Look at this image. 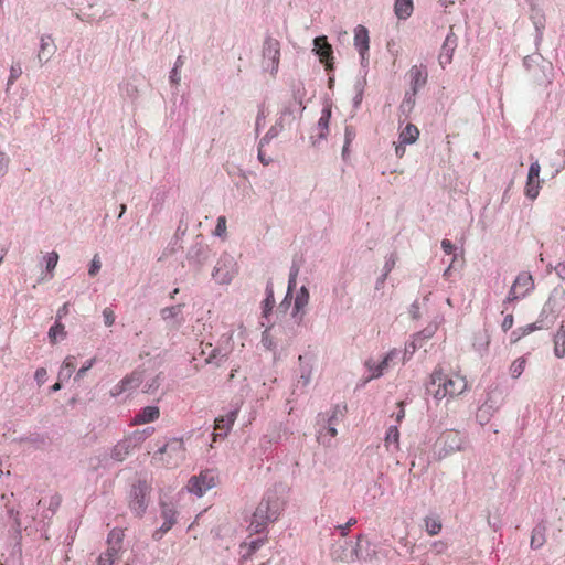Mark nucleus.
<instances>
[{
	"instance_id": "1",
	"label": "nucleus",
	"mask_w": 565,
	"mask_h": 565,
	"mask_svg": "<svg viewBox=\"0 0 565 565\" xmlns=\"http://www.w3.org/2000/svg\"><path fill=\"white\" fill-rule=\"evenodd\" d=\"M281 511V502L275 495L265 497L256 507L248 526L250 534L262 533L268 523L278 519Z\"/></svg>"
},
{
	"instance_id": "2",
	"label": "nucleus",
	"mask_w": 565,
	"mask_h": 565,
	"mask_svg": "<svg viewBox=\"0 0 565 565\" xmlns=\"http://www.w3.org/2000/svg\"><path fill=\"white\" fill-rule=\"evenodd\" d=\"M433 383H438L434 396L436 399H443L447 396L456 397L461 395L468 387V382L463 375L452 373L445 375L441 371H435L431 375Z\"/></svg>"
},
{
	"instance_id": "3",
	"label": "nucleus",
	"mask_w": 565,
	"mask_h": 565,
	"mask_svg": "<svg viewBox=\"0 0 565 565\" xmlns=\"http://www.w3.org/2000/svg\"><path fill=\"white\" fill-rule=\"evenodd\" d=\"M153 431V428L136 430L130 436L119 441L113 449L111 457L117 461H122L126 456L136 447L141 445Z\"/></svg>"
},
{
	"instance_id": "4",
	"label": "nucleus",
	"mask_w": 565,
	"mask_h": 565,
	"mask_svg": "<svg viewBox=\"0 0 565 565\" xmlns=\"http://www.w3.org/2000/svg\"><path fill=\"white\" fill-rule=\"evenodd\" d=\"M125 533L122 529H113L107 537V550L97 558V565H114L122 548Z\"/></svg>"
},
{
	"instance_id": "5",
	"label": "nucleus",
	"mask_w": 565,
	"mask_h": 565,
	"mask_svg": "<svg viewBox=\"0 0 565 565\" xmlns=\"http://www.w3.org/2000/svg\"><path fill=\"white\" fill-rule=\"evenodd\" d=\"M217 475L213 470H204L199 476L190 478L186 484L189 492L202 497L206 491L217 484Z\"/></svg>"
},
{
	"instance_id": "6",
	"label": "nucleus",
	"mask_w": 565,
	"mask_h": 565,
	"mask_svg": "<svg viewBox=\"0 0 565 565\" xmlns=\"http://www.w3.org/2000/svg\"><path fill=\"white\" fill-rule=\"evenodd\" d=\"M149 487L146 482L139 481L134 484L130 491L129 508L137 515L141 516L148 505Z\"/></svg>"
},
{
	"instance_id": "7",
	"label": "nucleus",
	"mask_w": 565,
	"mask_h": 565,
	"mask_svg": "<svg viewBox=\"0 0 565 565\" xmlns=\"http://www.w3.org/2000/svg\"><path fill=\"white\" fill-rule=\"evenodd\" d=\"M358 541H360V536L358 537ZM331 557L333 561L341 563L356 562L360 559V543L356 542L351 547H349V543L333 545L331 550Z\"/></svg>"
},
{
	"instance_id": "8",
	"label": "nucleus",
	"mask_w": 565,
	"mask_h": 565,
	"mask_svg": "<svg viewBox=\"0 0 565 565\" xmlns=\"http://www.w3.org/2000/svg\"><path fill=\"white\" fill-rule=\"evenodd\" d=\"M534 288V281L532 276L529 273H521L515 278L509 296L508 300L513 301L520 298L525 297L532 289Z\"/></svg>"
},
{
	"instance_id": "9",
	"label": "nucleus",
	"mask_w": 565,
	"mask_h": 565,
	"mask_svg": "<svg viewBox=\"0 0 565 565\" xmlns=\"http://www.w3.org/2000/svg\"><path fill=\"white\" fill-rule=\"evenodd\" d=\"M438 444L441 446L444 455H449L455 451H460L463 447V439L458 430H446L438 438Z\"/></svg>"
},
{
	"instance_id": "10",
	"label": "nucleus",
	"mask_w": 565,
	"mask_h": 565,
	"mask_svg": "<svg viewBox=\"0 0 565 565\" xmlns=\"http://www.w3.org/2000/svg\"><path fill=\"white\" fill-rule=\"evenodd\" d=\"M236 274L235 264L232 259L221 258L213 271L214 279L222 285L230 284Z\"/></svg>"
},
{
	"instance_id": "11",
	"label": "nucleus",
	"mask_w": 565,
	"mask_h": 565,
	"mask_svg": "<svg viewBox=\"0 0 565 565\" xmlns=\"http://www.w3.org/2000/svg\"><path fill=\"white\" fill-rule=\"evenodd\" d=\"M142 374L143 373L141 371H135L131 374L125 376L118 384H116L111 388L110 395L116 397L127 391L139 387V385L142 382Z\"/></svg>"
},
{
	"instance_id": "12",
	"label": "nucleus",
	"mask_w": 565,
	"mask_h": 565,
	"mask_svg": "<svg viewBox=\"0 0 565 565\" xmlns=\"http://www.w3.org/2000/svg\"><path fill=\"white\" fill-rule=\"evenodd\" d=\"M160 454H172L174 458H170L166 460L168 466H178L180 461L184 459L185 448L184 444L180 439H172L167 443L162 448H160Z\"/></svg>"
},
{
	"instance_id": "13",
	"label": "nucleus",
	"mask_w": 565,
	"mask_h": 565,
	"mask_svg": "<svg viewBox=\"0 0 565 565\" xmlns=\"http://www.w3.org/2000/svg\"><path fill=\"white\" fill-rule=\"evenodd\" d=\"M409 85L413 94H417V92L423 88L428 78V72L425 65H414L408 71Z\"/></svg>"
},
{
	"instance_id": "14",
	"label": "nucleus",
	"mask_w": 565,
	"mask_h": 565,
	"mask_svg": "<svg viewBox=\"0 0 565 565\" xmlns=\"http://www.w3.org/2000/svg\"><path fill=\"white\" fill-rule=\"evenodd\" d=\"M354 46L358 50L361 60H366L370 49V36L369 30L364 25H358L354 29Z\"/></svg>"
},
{
	"instance_id": "15",
	"label": "nucleus",
	"mask_w": 565,
	"mask_h": 565,
	"mask_svg": "<svg viewBox=\"0 0 565 565\" xmlns=\"http://www.w3.org/2000/svg\"><path fill=\"white\" fill-rule=\"evenodd\" d=\"M264 57L271 62L274 68L278 67L280 58V44L276 39H266L264 43Z\"/></svg>"
},
{
	"instance_id": "16",
	"label": "nucleus",
	"mask_w": 565,
	"mask_h": 565,
	"mask_svg": "<svg viewBox=\"0 0 565 565\" xmlns=\"http://www.w3.org/2000/svg\"><path fill=\"white\" fill-rule=\"evenodd\" d=\"M396 356L395 351H390L380 363L367 361L366 366L371 372V379H377L388 369L390 362Z\"/></svg>"
},
{
	"instance_id": "17",
	"label": "nucleus",
	"mask_w": 565,
	"mask_h": 565,
	"mask_svg": "<svg viewBox=\"0 0 565 565\" xmlns=\"http://www.w3.org/2000/svg\"><path fill=\"white\" fill-rule=\"evenodd\" d=\"M160 416V409L157 406L143 407L131 420V425H143L157 420Z\"/></svg>"
},
{
	"instance_id": "18",
	"label": "nucleus",
	"mask_w": 565,
	"mask_h": 565,
	"mask_svg": "<svg viewBox=\"0 0 565 565\" xmlns=\"http://www.w3.org/2000/svg\"><path fill=\"white\" fill-rule=\"evenodd\" d=\"M544 324L542 320H537L533 323H529L523 327H519L515 330H513L510 334V342L512 344L518 343L522 338L531 334L534 331H539L544 329Z\"/></svg>"
},
{
	"instance_id": "19",
	"label": "nucleus",
	"mask_w": 565,
	"mask_h": 565,
	"mask_svg": "<svg viewBox=\"0 0 565 565\" xmlns=\"http://www.w3.org/2000/svg\"><path fill=\"white\" fill-rule=\"evenodd\" d=\"M56 47L53 39L49 35H43L41 38L40 50L38 53L39 62L41 64L46 63L53 56Z\"/></svg>"
},
{
	"instance_id": "20",
	"label": "nucleus",
	"mask_w": 565,
	"mask_h": 565,
	"mask_svg": "<svg viewBox=\"0 0 565 565\" xmlns=\"http://www.w3.org/2000/svg\"><path fill=\"white\" fill-rule=\"evenodd\" d=\"M315 51L322 63H328L332 58V47L328 43L327 36H318L313 41Z\"/></svg>"
},
{
	"instance_id": "21",
	"label": "nucleus",
	"mask_w": 565,
	"mask_h": 565,
	"mask_svg": "<svg viewBox=\"0 0 565 565\" xmlns=\"http://www.w3.org/2000/svg\"><path fill=\"white\" fill-rule=\"evenodd\" d=\"M553 351L557 359L565 356V322L563 321L553 335Z\"/></svg>"
},
{
	"instance_id": "22",
	"label": "nucleus",
	"mask_w": 565,
	"mask_h": 565,
	"mask_svg": "<svg viewBox=\"0 0 565 565\" xmlns=\"http://www.w3.org/2000/svg\"><path fill=\"white\" fill-rule=\"evenodd\" d=\"M266 539L265 537H259V539H255V540H252L250 542H244L241 544V561L242 562H245L247 559H249L254 553L259 550L265 543H266Z\"/></svg>"
},
{
	"instance_id": "23",
	"label": "nucleus",
	"mask_w": 565,
	"mask_h": 565,
	"mask_svg": "<svg viewBox=\"0 0 565 565\" xmlns=\"http://www.w3.org/2000/svg\"><path fill=\"white\" fill-rule=\"evenodd\" d=\"M419 137L418 128L413 124H407L399 132V142L402 145H412Z\"/></svg>"
},
{
	"instance_id": "24",
	"label": "nucleus",
	"mask_w": 565,
	"mask_h": 565,
	"mask_svg": "<svg viewBox=\"0 0 565 565\" xmlns=\"http://www.w3.org/2000/svg\"><path fill=\"white\" fill-rule=\"evenodd\" d=\"M309 302V291L308 289L302 286L300 290L298 291L296 299H295V306H294V316H297L300 313L303 315V309Z\"/></svg>"
},
{
	"instance_id": "25",
	"label": "nucleus",
	"mask_w": 565,
	"mask_h": 565,
	"mask_svg": "<svg viewBox=\"0 0 565 565\" xmlns=\"http://www.w3.org/2000/svg\"><path fill=\"white\" fill-rule=\"evenodd\" d=\"M345 409H347L345 406H340V405L334 406V408L332 411V415L330 416V418L328 420L329 426L327 428V434L330 436V438H334L337 436L338 431H337V428L334 427V424L339 417L344 416Z\"/></svg>"
},
{
	"instance_id": "26",
	"label": "nucleus",
	"mask_w": 565,
	"mask_h": 565,
	"mask_svg": "<svg viewBox=\"0 0 565 565\" xmlns=\"http://www.w3.org/2000/svg\"><path fill=\"white\" fill-rule=\"evenodd\" d=\"M236 419V412H230L225 416H221L215 419L214 429L224 431V435L231 429Z\"/></svg>"
},
{
	"instance_id": "27",
	"label": "nucleus",
	"mask_w": 565,
	"mask_h": 565,
	"mask_svg": "<svg viewBox=\"0 0 565 565\" xmlns=\"http://www.w3.org/2000/svg\"><path fill=\"white\" fill-rule=\"evenodd\" d=\"M75 367H76L75 358L71 356V355L66 356L63 361L61 369H60L58 380L67 381L72 376Z\"/></svg>"
},
{
	"instance_id": "28",
	"label": "nucleus",
	"mask_w": 565,
	"mask_h": 565,
	"mask_svg": "<svg viewBox=\"0 0 565 565\" xmlns=\"http://www.w3.org/2000/svg\"><path fill=\"white\" fill-rule=\"evenodd\" d=\"M394 9H395L396 15L399 19H406L413 12V1L412 0H396Z\"/></svg>"
},
{
	"instance_id": "29",
	"label": "nucleus",
	"mask_w": 565,
	"mask_h": 565,
	"mask_svg": "<svg viewBox=\"0 0 565 565\" xmlns=\"http://www.w3.org/2000/svg\"><path fill=\"white\" fill-rule=\"evenodd\" d=\"M331 118V109L330 108H323L321 116L318 120V135L321 138H324L329 131V122Z\"/></svg>"
},
{
	"instance_id": "30",
	"label": "nucleus",
	"mask_w": 565,
	"mask_h": 565,
	"mask_svg": "<svg viewBox=\"0 0 565 565\" xmlns=\"http://www.w3.org/2000/svg\"><path fill=\"white\" fill-rule=\"evenodd\" d=\"M162 516H163L164 521H163L162 525L160 526L159 531L162 534H164L175 523V511H174V509L163 507Z\"/></svg>"
},
{
	"instance_id": "31",
	"label": "nucleus",
	"mask_w": 565,
	"mask_h": 565,
	"mask_svg": "<svg viewBox=\"0 0 565 565\" xmlns=\"http://www.w3.org/2000/svg\"><path fill=\"white\" fill-rule=\"evenodd\" d=\"M424 522L426 532L431 536L437 535L443 529L441 521L438 516H426Z\"/></svg>"
},
{
	"instance_id": "32",
	"label": "nucleus",
	"mask_w": 565,
	"mask_h": 565,
	"mask_svg": "<svg viewBox=\"0 0 565 565\" xmlns=\"http://www.w3.org/2000/svg\"><path fill=\"white\" fill-rule=\"evenodd\" d=\"M66 337L64 324L56 320L55 324L49 330V338L52 343H56L57 339H64Z\"/></svg>"
},
{
	"instance_id": "33",
	"label": "nucleus",
	"mask_w": 565,
	"mask_h": 565,
	"mask_svg": "<svg viewBox=\"0 0 565 565\" xmlns=\"http://www.w3.org/2000/svg\"><path fill=\"white\" fill-rule=\"evenodd\" d=\"M526 366V359L524 356H520L515 359L510 365V374L513 379H518L524 372Z\"/></svg>"
},
{
	"instance_id": "34",
	"label": "nucleus",
	"mask_w": 565,
	"mask_h": 565,
	"mask_svg": "<svg viewBox=\"0 0 565 565\" xmlns=\"http://www.w3.org/2000/svg\"><path fill=\"white\" fill-rule=\"evenodd\" d=\"M398 440H399L398 428L396 426H391L386 431L385 447L390 448L391 445H394V447L397 449Z\"/></svg>"
},
{
	"instance_id": "35",
	"label": "nucleus",
	"mask_w": 565,
	"mask_h": 565,
	"mask_svg": "<svg viewBox=\"0 0 565 565\" xmlns=\"http://www.w3.org/2000/svg\"><path fill=\"white\" fill-rule=\"evenodd\" d=\"M540 180H530L527 178L526 185H525V195L531 199L535 200L540 193Z\"/></svg>"
},
{
	"instance_id": "36",
	"label": "nucleus",
	"mask_w": 565,
	"mask_h": 565,
	"mask_svg": "<svg viewBox=\"0 0 565 565\" xmlns=\"http://www.w3.org/2000/svg\"><path fill=\"white\" fill-rule=\"evenodd\" d=\"M180 312H181L180 306L167 307L161 310V317H162V319L168 320V319L177 317Z\"/></svg>"
},
{
	"instance_id": "37",
	"label": "nucleus",
	"mask_w": 565,
	"mask_h": 565,
	"mask_svg": "<svg viewBox=\"0 0 565 565\" xmlns=\"http://www.w3.org/2000/svg\"><path fill=\"white\" fill-rule=\"evenodd\" d=\"M274 306H275L274 292L271 289L267 288V297L264 300V315L267 316V313L269 311H271Z\"/></svg>"
},
{
	"instance_id": "38",
	"label": "nucleus",
	"mask_w": 565,
	"mask_h": 565,
	"mask_svg": "<svg viewBox=\"0 0 565 565\" xmlns=\"http://www.w3.org/2000/svg\"><path fill=\"white\" fill-rule=\"evenodd\" d=\"M58 262V254L56 252H51L46 256V269L52 273L56 267Z\"/></svg>"
},
{
	"instance_id": "39",
	"label": "nucleus",
	"mask_w": 565,
	"mask_h": 565,
	"mask_svg": "<svg viewBox=\"0 0 565 565\" xmlns=\"http://www.w3.org/2000/svg\"><path fill=\"white\" fill-rule=\"evenodd\" d=\"M214 234L217 236H224L226 234V217L218 216Z\"/></svg>"
},
{
	"instance_id": "40",
	"label": "nucleus",
	"mask_w": 565,
	"mask_h": 565,
	"mask_svg": "<svg viewBox=\"0 0 565 565\" xmlns=\"http://www.w3.org/2000/svg\"><path fill=\"white\" fill-rule=\"evenodd\" d=\"M100 267H102V262H100L99 255L96 254L92 259V263H90V266L88 269V274L90 276H96L97 273L100 270Z\"/></svg>"
},
{
	"instance_id": "41",
	"label": "nucleus",
	"mask_w": 565,
	"mask_h": 565,
	"mask_svg": "<svg viewBox=\"0 0 565 565\" xmlns=\"http://www.w3.org/2000/svg\"><path fill=\"white\" fill-rule=\"evenodd\" d=\"M540 172H541V167H540L539 162L535 161V162L531 163V166H530L527 178L530 180H539Z\"/></svg>"
},
{
	"instance_id": "42",
	"label": "nucleus",
	"mask_w": 565,
	"mask_h": 565,
	"mask_svg": "<svg viewBox=\"0 0 565 565\" xmlns=\"http://www.w3.org/2000/svg\"><path fill=\"white\" fill-rule=\"evenodd\" d=\"M103 317H104V322L107 327H110L114 324L115 322V313L114 311L110 309V308H105L103 310Z\"/></svg>"
},
{
	"instance_id": "43",
	"label": "nucleus",
	"mask_w": 565,
	"mask_h": 565,
	"mask_svg": "<svg viewBox=\"0 0 565 565\" xmlns=\"http://www.w3.org/2000/svg\"><path fill=\"white\" fill-rule=\"evenodd\" d=\"M264 143L260 141L259 148H258V159L264 166H268L273 159L271 157L267 156L263 149Z\"/></svg>"
},
{
	"instance_id": "44",
	"label": "nucleus",
	"mask_w": 565,
	"mask_h": 565,
	"mask_svg": "<svg viewBox=\"0 0 565 565\" xmlns=\"http://www.w3.org/2000/svg\"><path fill=\"white\" fill-rule=\"evenodd\" d=\"M513 323H514L513 315L509 313L504 317V319L501 323V328L503 331H508L513 327Z\"/></svg>"
},
{
	"instance_id": "45",
	"label": "nucleus",
	"mask_w": 565,
	"mask_h": 565,
	"mask_svg": "<svg viewBox=\"0 0 565 565\" xmlns=\"http://www.w3.org/2000/svg\"><path fill=\"white\" fill-rule=\"evenodd\" d=\"M21 75V68L19 65L17 66H11V70H10V76H9V84H13L18 77Z\"/></svg>"
},
{
	"instance_id": "46",
	"label": "nucleus",
	"mask_w": 565,
	"mask_h": 565,
	"mask_svg": "<svg viewBox=\"0 0 565 565\" xmlns=\"http://www.w3.org/2000/svg\"><path fill=\"white\" fill-rule=\"evenodd\" d=\"M356 523V519L351 518L344 525H339L338 529L342 536H345L348 534V530Z\"/></svg>"
},
{
	"instance_id": "47",
	"label": "nucleus",
	"mask_w": 565,
	"mask_h": 565,
	"mask_svg": "<svg viewBox=\"0 0 565 565\" xmlns=\"http://www.w3.org/2000/svg\"><path fill=\"white\" fill-rule=\"evenodd\" d=\"M94 363H95V359L89 360L84 366H82L78 370L75 379L78 380V379L83 377L85 375V373L94 365Z\"/></svg>"
},
{
	"instance_id": "48",
	"label": "nucleus",
	"mask_w": 565,
	"mask_h": 565,
	"mask_svg": "<svg viewBox=\"0 0 565 565\" xmlns=\"http://www.w3.org/2000/svg\"><path fill=\"white\" fill-rule=\"evenodd\" d=\"M46 375H47L46 370L44 367H39L35 371L34 377L39 384H43L45 382Z\"/></svg>"
},
{
	"instance_id": "49",
	"label": "nucleus",
	"mask_w": 565,
	"mask_h": 565,
	"mask_svg": "<svg viewBox=\"0 0 565 565\" xmlns=\"http://www.w3.org/2000/svg\"><path fill=\"white\" fill-rule=\"evenodd\" d=\"M298 275V268H294L289 275L288 280V294L291 291V289L296 286V278Z\"/></svg>"
},
{
	"instance_id": "50",
	"label": "nucleus",
	"mask_w": 565,
	"mask_h": 565,
	"mask_svg": "<svg viewBox=\"0 0 565 565\" xmlns=\"http://www.w3.org/2000/svg\"><path fill=\"white\" fill-rule=\"evenodd\" d=\"M441 248L448 255L452 254L455 250V246L449 239L441 241Z\"/></svg>"
},
{
	"instance_id": "51",
	"label": "nucleus",
	"mask_w": 565,
	"mask_h": 565,
	"mask_svg": "<svg viewBox=\"0 0 565 565\" xmlns=\"http://www.w3.org/2000/svg\"><path fill=\"white\" fill-rule=\"evenodd\" d=\"M68 307H70V303L68 302H65L58 310H57V313H56V320L61 321V319H63L64 317H66L68 315Z\"/></svg>"
},
{
	"instance_id": "52",
	"label": "nucleus",
	"mask_w": 565,
	"mask_h": 565,
	"mask_svg": "<svg viewBox=\"0 0 565 565\" xmlns=\"http://www.w3.org/2000/svg\"><path fill=\"white\" fill-rule=\"evenodd\" d=\"M542 544H543V537L541 536L540 539H537V533L533 532L532 537H531V546L533 548H539L540 546H542Z\"/></svg>"
},
{
	"instance_id": "53",
	"label": "nucleus",
	"mask_w": 565,
	"mask_h": 565,
	"mask_svg": "<svg viewBox=\"0 0 565 565\" xmlns=\"http://www.w3.org/2000/svg\"><path fill=\"white\" fill-rule=\"evenodd\" d=\"M397 406L399 407V411L396 414V422L401 423L403 420V418L405 417L404 402H399L397 404Z\"/></svg>"
},
{
	"instance_id": "54",
	"label": "nucleus",
	"mask_w": 565,
	"mask_h": 565,
	"mask_svg": "<svg viewBox=\"0 0 565 565\" xmlns=\"http://www.w3.org/2000/svg\"><path fill=\"white\" fill-rule=\"evenodd\" d=\"M395 153L398 158H402L405 154V145L399 142V145H397L395 148Z\"/></svg>"
},
{
	"instance_id": "55",
	"label": "nucleus",
	"mask_w": 565,
	"mask_h": 565,
	"mask_svg": "<svg viewBox=\"0 0 565 565\" xmlns=\"http://www.w3.org/2000/svg\"><path fill=\"white\" fill-rule=\"evenodd\" d=\"M171 81L174 83H179V81H180L179 70H177V67H173L172 72H171Z\"/></svg>"
},
{
	"instance_id": "56",
	"label": "nucleus",
	"mask_w": 565,
	"mask_h": 565,
	"mask_svg": "<svg viewBox=\"0 0 565 565\" xmlns=\"http://www.w3.org/2000/svg\"><path fill=\"white\" fill-rule=\"evenodd\" d=\"M556 271H557V274L559 275V277H562L563 279H565V264H559V265L556 267Z\"/></svg>"
},
{
	"instance_id": "57",
	"label": "nucleus",
	"mask_w": 565,
	"mask_h": 565,
	"mask_svg": "<svg viewBox=\"0 0 565 565\" xmlns=\"http://www.w3.org/2000/svg\"><path fill=\"white\" fill-rule=\"evenodd\" d=\"M263 342H264V345L267 348V349H270L271 348V341L268 340V337H267V332L265 331L264 334H263Z\"/></svg>"
},
{
	"instance_id": "58",
	"label": "nucleus",
	"mask_w": 565,
	"mask_h": 565,
	"mask_svg": "<svg viewBox=\"0 0 565 565\" xmlns=\"http://www.w3.org/2000/svg\"><path fill=\"white\" fill-rule=\"evenodd\" d=\"M183 63H184V62H183L182 56H179V57L177 58V62H175L174 67H177V70H179V68L183 65Z\"/></svg>"
},
{
	"instance_id": "59",
	"label": "nucleus",
	"mask_w": 565,
	"mask_h": 565,
	"mask_svg": "<svg viewBox=\"0 0 565 565\" xmlns=\"http://www.w3.org/2000/svg\"><path fill=\"white\" fill-rule=\"evenodd\" d=\"M61 387H62V386H61V383H60V382H56V383L51 387V390H52L53 392H56V391H60V390H61Z\"/></svg>"
},
{
	"instance_id": "60",
	"label": "nucleus",
	"mask_w": 565,
	"mask_h": 565,
	"mask_svg": "<svg viewBox=\"0 0 565 565\" xmlns=\"http://www.w3.org/2000/svg\"><path fill=\"white\" fill-rule=\"evenodd\" d=\"M126 212V205L125 204H121L120 206V213H119V217H121L124 215V213Z\"/></svg>"
},
{
	"instance_id": "61",
	"label": "nucleus",
	"mask_w": 565,
	"mask_h": 565,
	"mask_svg": "<svg viewBox=\"0 0 565 565\" xmlns=\"http://www.w3.org/2000/svg\"><path fill=\"white\" fill-rule=\"evenodd\" d=\"M445 6L452 4L455 0H440Z\"/></svg>"
},
{
	"instance_id": "62",
	"label": "nucleus",
	"mask_w": 565,
	"mask_h": 565,
	"mask_svg": "<svg viewBox=\"0 0 565 565\" xmlns=\"http://www.w3.org/2000/svg\"><path fill=\"white\" fill-rule=\"evenodd\" d=\"M434 545L445 547V544L443 542H436Z\"/></svg>"
},
{
	"instance_id": "63",
	"label": "nucleus",
	"mask_w": 565,
	"mask_h": 565,
	"mask_svg": "<svg viewBox=\"0 0 565 565\" xmlns=\"http://www.w3.org/2000/svg\"><path fill=\"white\" fill-rule=\"evenodd\" d=\"M178 292H179V289H178V288H175V289L173 290V292H172L171 297L173 298L174 296H177V294H178Z\"/></svg>"
},
{
	"instance_id": "64",
	"label": "nucleus",
	"mask_w": 565,
	"mask_h": 565,
	"mask_svg": "<svg viewBox=\"0 0 565 565\" xmlns=\"http://www.w3.org/2000/svg\"><path fill=\"white\" fill-rule=\"evenodd\" d=\"M450 268H451V266H449V267L445 270L444 276H447V275L449 274Z\"/></svg>"
}]
</instances>
